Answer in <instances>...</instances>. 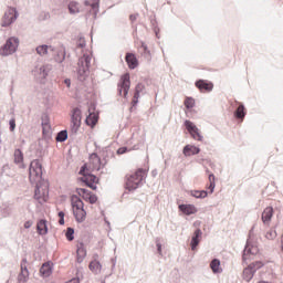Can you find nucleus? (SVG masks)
Wrapping results in <instances>:
<instances>
[{
	"mask_svg": "<svg viewBox=\"0 0 283 283\" xmlns=\"http://www.w3.org/2000/svg\"><path fill=\"white\" fill-rule=\"evenodd\" d=\"M33 198L34 200H41V187L39 185L35 186Z\"/></svg>",
	"mask_w": 283,
	"mask_h": 283,
	"instance_id": "de8ad7c7",
	"label": "nucleus"
},
{
	"mask_svg": "<svg viewBox=\"0 0 283 283\" xmlns=\"http://www.w3.org/2000/svg\"><path fill=\"white\" fill-rule=\"evenodd\" d=\"M91 158H96V159H97V161H98V163H99V165H101V158L98 157V154L93 153V154L91 155Z\"/></svg>",
	"mask_w": 283,
	"mask_h": 283,
	"instance_id": "680f3d73",
	"label": "nucleus"
},
{
	"mask_svg": "<svg viewBox=\"0 0 283 283\" xmlns=\"http://www.w3.org/2000/svg\"><path fill=\"white\" fill-rule=\"evenodd\" d=\"M87 171H90V168H87V164H84L81 166L78 175L82 176V178H87V174H90Z\"/></svg>",
	"mask_w": 283,
	"mask_h": 283,
	"instance_id": "79ce46f5",
	"label": "nucleus"
},
{
	"mask_svg": "<svg viewBox=\"0 0 283 283\" xmlns=\"http://www.w3.org/2000/svg\"><path fill=\"white\" fill-rule=\"evenodd\" d=\"M249 265L252 266V271H255V273H258V271H260V269L264 266V263L262 261H255L250 263Z\"/></svg>",
	"mask_w": 283,
	"mask_h": 283,
	"instance_id": "a19ab883",
	"label": "nucleus"
},
{
	"mask_svg": "<svg viewBox=\"0 0 283 283\" xmlns=\"http://www.w3.org/2000/svg\"><path fill=\"white\" fill-rule=\"evenodd\" d=\"M70 14H78L81 9L78 8V2L71 1L67 6Z\"/></svg>",
	"mask_w": 283,
	"mask_h": 283,
	"instance_id": "c756f323",
	"label": "nucleus"
},
{
	"mask_svg": "<svg viewBox=\"0 0 283 283\" xmlns=\"http://www.w3.org/2000/svg\"><path fill=\"white\" fill-rule=\"evenodd\" d=\"M90 7L92 8L94 17L96 18L98 15V12H99L101 0H95L93 3H91Z\"/></svg>",
	"mask_w": 283,
	"mask_h": 283,
	"instance_id": "4c0bfd02",
	"label": "nucleus"
},
{
	"mask_svg": "<svg viewBox=\"0 0 283 283\" xmlns=\"http://www.w3.org/2000/svg\"><path fill=\"white\" fill-rule=\"evenodd\" d=\"M32 175H35V178H43V165L39 159H34L30 163V166H29L30 180H32Z\"/></svg>",
	"mask_w": 283,
	"mask_h": 283,
	"instance_id": "1a4fd4ad",
	"label": "nucleus"
},
{
	"mask_svg": "<svg viewBox=\"0 0 283 283\" xmlns=\"http://www.w3.org/2000/svg\"><path fill=\"white\" fill-rule=\"evenodd\" d=\"M57 216H59V218H65V212H64V211H60V212L57 213Z\"/></svg>",
	"mask_w": 283,
	"mask_h": 283,
	"instance_id": "774afa93",
	"label": "nucleus"
},
{
	"mask_svg": "<svg viewBox=\"0 0 283 283\" xmlns=\"http://www.w3.org/2000/svg\"><path fill=\"white\" fill-rule=\"evenodd\" d=\"M87 180L88 182H94L95 185H98V182H101V179H98V177L92 172L87 174Z\"/></svg>",
	"mask_w": 283,
	"mask_h": 283,
	"instance_id": "a18cd8bd",
	"label": "nucleus"
},
{
	"mask_svg": "<svg viewBox=\"0 0 283 283\" xmlns=\"http://www.w3.org/2000/svg\"><path fill=\"white\" fill-rule=\"evenodd\" d=\"M143 56L147 59L148 61L151 59V51H149V48L145 44V42L140 41V48Z\"/></svg>",
	"mask_w": 283,
	"mask_h": 283,
	"instance_id": "c85d7f7f",
	"label": "nucleus"
},
{
	"mask_svg": "<svg viewBox=\"0 0 283 283\" xmlns=\"http://www.w3.org/2000/svg\"><path fill=\"white\" fill-rule=\"evenodd\" d=\"M258 253H260L258 245H253L248 239L242 254L243 264H247V255H258Z\"/></svg>",
	"mask_w": 283,
	"mask_h": 283,
	"instance_id": "9d476101",
	"label": "nucleus"
},
{
	"mask_svg": "<svg viewBox=\"0 0 283 283\" xmlns=\"http://www.w3.org/2000/svg\"><path fill=\"white\" fill-rule=\"evenodd\" d=\"M87 202H90V205H96V202H98V197L94 195V192H92V195L87 199Z\"/></svg>",
	"mask_w": 283,
	"mask_h": 283,
	"instance_id": "3c124183",
	"label": "nucleus"
},
{
	"mask_svg": "<svg viewBox=\"0 0 283 283\" xmlns=\"http://www.w3.org/2000/svg\"><path fill=\"white\" fill-rule=\"evenodd\" d=\"M178 209L184 216H193L198 211V208L192 203H180Z\"/></svg>",
	"mask_w": 283,
	"mask_h": 283,
	"instance_id": "9b49d317",
	"label": "nucleus"
},
{
	"mask_svg": "<svg viewBox=\"0 0 283 283\" xmlns=\"http://www.w3.org/2000/svg\"><path fill=\"white\" fill-rule=\"evenodd\" d=\"M92 65V57L88 54H84L77 62V81L85 83L87 76H90V67Z\"/></svg>",
	"mask_w": 283,
	"mask_h": 283,
	"instance_id": "f03ea898",
	"label": "nucleus"
},
{
	"mask_svg": "<svg viewBox=\"0 0 283 283\" xmlns=\"http://www.w3.org/2000/svg\"><path fill=\"white\" fill-rule=\"evenodd\" d=\"M50 70H52V66L50 65H43L39 69V74L41 76V78H48L49 74H50Z\"/></svg>",
	"mask_w": 283,
	"mask_h": 283,
	"instance_id": "7c9ffc66",
	"label": "nucleus"
},
{
	"mask_svg": "<svg viewBox=\"0 0 283 283\" xmlns=\"http://www.w3.org/2000/svg\"><path fill=\"white\" fill-rule=\"evenodd\" d=\"M24 265H28V259L27 258L22 259L21 264H20V266H24Z\"/></svg>",
	"mask_w": 283,
	"mask_h": 283,
	"instance_id": "69168bd1",
	"label": "nucleus"
},
{
	"mask_svg": "<svg viewBox=\"0 0 283 283\" xmlns=\"http://www.w3.org/2000/svg\"><path fill=\"white\" fill-rule=\"evenodd\" d=\"M33 222L28 220L24 222V229H30L32 227Z\"/></svg>",
	"mask_w": 283,
	"mask_h": 283,
	"instance_id": "052dcab7",
	"label": "nucleus"
},
{
	"mask_svg": "<svg viewBox=\"0 0 283 283\" xmlns=\"http://www.w3.org/2000/svg\"><path fill=\"white\" fill-rule=\"evenodd\" d=\"M49 45L48 44H42V45H39L36 46V53L40 55V56H45V54H48V50H49Z\"/></svg>",
	"mask_w": 283,
	"mask_h": 283,
	"instance_id": "e433bc0d",
	"label": "nucleus"
},
{
	"mask_svg": "<svg viewBox=\"0 0 283 283\" xmlns=\"http://www.w3.org/2000/svg\"><path fill=\"white\" fill-rule=\"evenodd\" d=\"M201 240H202V230L200 228H197L190 241V247L192 251H196V249H198V244H200Z\"/></svg>",
	"mask_w": 283,
	"mask_h": 283,
	"instance_id": "ddd939ff",
	"label": "nucleus"
},
{
	"mask_svg": "<svg viewBox=\"0 0 283 283\" xmlns=\"http://www.w3.org/2000/svg\"><path fill=\"white\" fill-rule=\"evenodd\" d=\"M189 195L192 198H197L198 200H202V199L207 198V196H209V191H207V190H190Z\"/></svg>",
	"mask_w": 283,
	"mask_h": 283,
	"instance_id": "bb28decb",
	"label": "nucleus"
},
{
	"mask_svg": "<svg viewBox=\"0 0 283 283\" xmlns=\"http://www.w3.org/2000/svg\"><path fill=\"white\" fill-rule=\"evenodd\" d=\"M266 240H275L277 238V232L275 230H270L265 234Z\"/></svg>",
	"mask_w": 283,
	"mask_h": 283,
	"instance_id": "49530a36",
	"label": "nucleus"
},
{
	"mask_svg": "<svg viewBox=\"0 0 283 283\" xmlns=\"http://www.w3.org/2000/svg\"><path fill=\"white\" fill-rule=\"evenodd\" d=\"M145 179V169L138 168L133 175H129L125 182L126 191H136L140 185H143V180Z\"/></svg>",
	"mask_w": 283,
	"mask_h": 283,
	"instance_id": "f257e3e1",
	"label": "nucleus"
},
{
	"mask_svg": "<svg viewBox=\"0 0 283 283\" xmlns=\"http://www.w3.org/2000/svg\"><path fill=\"white\" fill-rule=\"evenodd\" d=\"M96 112V104L91 103V105L88 106V114H95Z\"/></svg>",
	"mask_w": 283,
	"mask_h": 283,
	"instance_id": "4d7b16f0",
	"label": "nucleus"
},
{
	"mask_svg": "<svg viewBox=\"0 0 283 283\" xmlns=\"http://www.w3.org/2000/svg\"><path fill=\"white\" fill-rule=\"evenodd\" d=\"M184 125L188 134H190L191 138H193V140H198L199 143H201L203 137L200 134V129L198 128V126H196V124L189 119H186L184 122Z\"/></svg>",
	"mask_w": 283,
	"mask_h": 283,
	"instance_id": "6e6552de",
	"label": "nucleus"
},
{
	"mask_svg": "<svg viewBox=\"0 0 283 283\" xmlns=\"http://www.w3.org/2000/svg\"><path fill=\"white\" fill-rule=\"evenodd\" d=\"M88 269L90 271H92V273L98 274L103 269V264H101V261L94 259L93 261L90 262Z\"/></svg>",
	"mask_w": 283,
	"mask_h": 283,
	"instance_id": "a878e982",
	"label": "nucleus"
},
{
	"mask_svg": "<svg viewBox=\"0 0 283 283\" xmlns=\"http://www.w3.org/2000/svg\"><path fill=\"white\" fill-rule=\"evenodd\" d=\"M17 50H19V38L11 36L6 41L3 46H1L0 54L1 56H10L14 54Z\"/></svg>",
	"mask_w": 283,
	"mask_h": 283,
	"instance_id": "20e7f679",
	"label": "nucleus"
},
{
	"mask_svg": "<svg viewBox=\"0 0 283 283\" xmlns=\"http://www.w3.org/2000/svg\"><path fill=\"white\" fill-rule=\"evenodd\" d=\"M67 283H81L80 279L73 277L72 280H70Z\"/></svg>",
	"mask_w": 283,
	"mask_h": 283,
	"instance_id": "0e129e2a",
	"label": "nucleus"
},
{
	"mask_svg": "<svg viewBox=\"0 0 283 283\" xmlns=\"http://www.w3.org/2000/svg\"><path fill=\"white\" fill-rule=\"evenodd\" d=\"M98 123V114L96 113H88V115L85 118V125L94 129L96 127V124Z\"/></svg>",
	"mask_w": 283,
	"mask_h": 283,
	"instance_id": "5701e85b",
	"label": "nucleus"
},
{
	"mask_svg": "<svg viewBox=\"0 0 283 283\" xmlns=\"http://www.w3.org/2000/svg\"><path fill=\"white\" fill-rule=\"evenodd\" d=\"M87 45V43L85 42V38L84 36H80L78 38V42H77V48H85Z\"/></svg>",
	"mask_w": 283,
	"mask_h": 283,
	"instance_id": "5fc2aeb1",
	"label": "nucleus"
},
{
	"mask_svg": "<svg viewBox=\"0 0 283 283\" xmlns=\"http://www.w3.org/2000/svg\"><path fill=\"white\" fill-rule=\"evenodd\" d=\"M9 129L10 132H14L17 129V119L14 117L9 120Z\"/></svg>",
	"mask_w": 283,
	"mask_h": 283,
	"instance_id": "8fccbe9b",
	"label": "nucleus"
},
{
	"mask_svg": "<svg viewBox=\"0 0 283 283\" xmlns=\"http://www.w3.org/2000/svg\"><path fill=\"white\" fill-rule=\"evenodd\" d=\"M36 231L39 235H48V220L40 219L36 223Z\"/></svg>",
	"mask_w": 283,
	"mask_h": 283,
	"instance_id": "4be33fe9",
	"label": "nucleus"
},
{
	"mask_svg": "<svg viewBox=\"0 0 283 283\" xmlns=\"http://www.w3.org/2000/svg\"><path fill=\"white\" fill-rule=\"evenodd\" d=\"M143 90H145V84L138 83L135 87V94H138V96H140V92H143Z\"/></svg>",
	"mask_w": 283,
	"mask_h": 283,
	"instance_id": "864d4df0",
	"label": "nucleus"
},
{
	"mask_svg": "<svg viewBox=\"0 0 283 283\" xmlns=\"http://www.w3.org/2000/svg\"><path fill=\"white\" fill-rule=\"evenodd\" d=\"M21 266V275L23 277H28L30 275V271L28 270V265H20Z\"/></svg>",
	"mask_w": 283,
	"mask_h": 283,
	"instance_id": "603ef678",
	"label": "nucleus"
},
{
	"mask_svg": "<svg viewBox=\"0 0 283 283\" xmlns=\"http://www.w3.org/2000/svg\"><path fill=\"white\" fill-rule=\"evenodd\" d=\"M59 224H60L61 227H63V224H65V218H60Z\"/></svg>",
	"mask_w": 283,
	"mask_h": 283,
	"instance_id": "338daca9",
	"label": "nucleus"
},
{
	"mask_svg": "<svg viewBox=\"0 0 283 283\" xmlns=\"http://www.w3.org/2000/svg\"><path fill=\"white\" fill-rule=\"evenodd\" d=\"M54 269V263L52 261H46L40 268V275L42 277H50Z\"/></svg>",
	"mask_w": 283,
	"mask_h": 283,
	"instance_id": "f8f14e48",
	"label": "nucleus"
},
{
	"mask_svg": "<svg viewBox=\"0 0 283 283\" xmlns=\"http://www.w3.org/2000/svg\"><path fill=\"white\" fill-rule=\"evenodd\" d=\"M125 61L129 70H136L138 67V57H136V54L127 52Z\"/></svg>",
	"mask_w": 283,
	"mask_h": 283,
	"instance_id": "6ab92c4d",
	"label": "nucleus"
},
{
	"mask_svg": "<svg viewBox=\"0 0 283 283\" xmlns=\"http://www.w3.org/2000/svg\"><path fill=\"white\" fill-rule=\"evenodd\" d=\"M209 181H210V185L208 187V191H210V193H213V191H216V175L210 174Z\"/></svg>",
	"mask_w": 283,
	"mask_h": 283,
	"instance_id": "c9c22d12",
	"label": "nucleus"
},
{
	"mask_svg": "<svg viewBox=\"0 0 283 283\" xmlns=\"http://www.w3.org/2000/svg\"><path fill=\"white\" fill-rule=\"evenodd\" d=\"M139 14L135 13V14H130L129 15V20L132 21V23H134V21H136L138 19Z\"/></svg>",
	"mask_w": 283,
	"mask_h": 283,
	"instance_id": "bf43d9fd",
	"label": "nucleus"
},
{
	"mask_svg": "<svg viewBox=\"0 0 283 283\" xmlns=\"http://www.w3.org/2000/svg\"><path fill=\"white\" fill-rule=\"evenodd\" d=\"M78 180H81V182H84V185L88 187V189H92L93 191H96V189H98L96 184L91 182L90 179H87V177H80Z\"/></svg>",
	"mask_w": 283,
	"mask_h": 283,
	"instance_id": "2f4dec72",
	"label": "nucleus"
},
{
	"mask_svg": "<svg viewBox=\"0 0 283 283\" xmlns=\"http://www.w3.org/2000/svg\"><path fill=\"white\" fill-rule=\"evenodd\" d=\"M150 24H151V28L156 34V38L157 39H160V36L158 35L159 32H160V29L158 28V21L154 18V19H150Z\"/></svg>",
	"mask_w": 283,
	"mask_h": 283,
	"instance_id": "58836bf2",
	"label": "nucleus"
},
{
	"mask_svg": "<svg viewBox=\"0 0 283 283\" xmlns=\"http://www.w3.org/2000/svg\"><path fill=\"white\" fill-rule=\"evenodd\" d=\"M196 87L200 92H212L213 91V84L207 80H197L195 83Z\"/></svg>",
	"mask_w": 283,
	"mask_h": 283,
	"instance_id": "4468645a",
	"label": "nucleus"
},
{
	"mask_svg": "<svg viewBox=\"0 0 283 283\" xmlns=\"http://www.w3.org/2000/svg\"><path fill=\"white\" fill-rule=\"evenodd\" d=\"M85 258H87V249H85V243L80 242L77 244V249H76L77 263L81 264L83 262V260H85Z\"/></svg>",
	"mask_w": 283,
	"mask_h": 283,
	"instance_id": "f3484780",
	"label": "nucleus"
},
{
	"mask_svg": "<svg viewBox=\"0 0 283 283\" xmlns=\"http://www.w3.org/2000/svg\"><path fill=\"white\" fill-rule=\"evenodd\" d=\"M273 213H275V211L273 210V207H266L263 210L261 214V220L263 224H270L271 220H273Z\"/></svg>",
	"mask_w": 283,
	"mask_h": 283,
	"instance_id": "a211bd4d",
	"label": "nucleus"
},
{
	"mask_svg": "<svg viewBox=\"0 0 283 283\" xmlns=\"http://www.w3.org/2000/svg\"><path fill=\"white\" fill-rule=\"evenodd\" d=\"M73 216L80 224L85 222V218H87V211H85V208H80L76 210H73Z\"/></svg>",
	"mask_w": 283,
	"mask_h": 283,
	"instance_id": "aec40b11",
	"label": "nucleus"
},
{
	"mask_svg": "<svg viewBox=\"0 0 283 283\" xmlns=\"http://www.w3.org/2000/svg\"><path fill=\"white\" fill-rule=\"evenodd\" d=\"M76 193L80 196V198H83L85 202H87L88 197L93 193L91 190H87V188H76Z\"/></svg>",
	"mask_w": 283,
	"mask_h": 283,
	"instance_id": "cd10ccee",
	"label": "nucleus"
},
{
	"mask_svg": "<svg viewBox=\"0 0 283 283\" xmlns=\"http://www.w3.org/2000/svg\"><path fill=\"white\" fill-rule=\"evenodd\" d=\"M210 269L212 273H214V275H217L218 273H222L220 259H212V261L210 262Z\"/></svg>",
	"mask_w": 283,
	"mask_h": 283,
	"instance_id": "393cba45",
	"label": "nucleus"
},
{
	"mask_svg": "<svg viewBox=\"0 0 283 283\" xmlns=\"http://www.w3.org/2000/svg\"><path fill=\"white\" fill-rule=\"evenodd\" d=\"M65 238L69 242H73L74 240V228L69 227L65 232Z\"/></svg>",
	"mask_w": 283,
	"mask_h": 283,
	"instance_id": "ea45409f",
	"label": "nucleus"
},
{
	"mask_svg": "<svg viewBox=\"0 0 283 283\" xmlns=\"http://www.w3.org/2000/svg\"><path fill=\"white\" fill-rule=\"evenodd\" d=\"M82 119H83V113L81 112V108L75 107L71 115L70 138H76V135L78 134V129H81Z\"/></svg>",
	"mask_w": 283,
	"mask_h": 283,
	"instance_id": "7ed1b4c3",
	"label": "nucleus"
},
{
	"mask_svg": "<svg viewBox=\"0 0 283 283\" xmlns=\"http://www.w3.org/2000/svg\"><path fill=\"white\" fill-rule=\"evenodd\" d=\"M184 105L186 109H193L196 107V99L193 97H186Z\"/></svg>",
	"mask_w": 283,
	"mask_h": 283,
	"instance_id": "f704fd0d",
	"label": "nucleus"
},
{
	"mask_svg": "<svg viewBox=\"0 0 283 283\" xmlns=\"http://www.w3.org/2000/svg\"><path fill=\"white\" fill-rule=\"evenodd\" d=\"M64 84L66 85V87H70L72 85V80L65 78Z\"/></svg>",
	"mask_w": 283,
	"mask_h": 283,
	"instance_id": "e2e57ef3",
	"label": "nucleus"
},
{
	"mask_svg": "<svg viewBox=\"0 0 283 283\" xmlns=\"http://www.w3.org/2000/svg\"><path fill=\"white\" fill-rule=\"evenodd\" d=\"M39 19L41 21H48V19H50V12H42V13H40Z\"/></svg>",
	"mask_w": 283,
	"mask_h": 283,
	"instance_id": "6e6d98bb",
	"label": "nucleus"
},
{
	"mask_svg": "<svg viewBox=\"0 0 283 283\" xmlns=\"http://www.w3.org/2000/svg\"><path fill=\"white\" fill-rule=\"evenodd\" d=\"M237 109L233 113L234 118H237L238 120H244V118L247 117V107H244V103L242 102H237Z\"/></svg>",
	"mask_w": 283,
	"mask_h": 283,
	"instance_id": "2eb2a0df",
	"label": "nucleus"
},
{
	"mask_svg": "<svg viewBox=\"0 0 283 283\" xmlns=\"http://www.w3.org/2000/svg\"><path fill=\"white\" fill-rule=\"evenodd\" d=\"M17 19H19V11H17V8L8 7L1 20V27L10 28V25H12Z\"/></svg>",
	"mask_w": 283,
	"mask_h": 283,
	"instance_id": "39448f33",
	"label": "nucleus"
},
{
	"mask_svg": "<svg viewBox=\"0 0 283 283\" xmlns=\"http://www.w3.org/2000/svg\"><path fill=\"white\" fill-rule=\"evenodd\" d=\"M132 87V80L129 77V73H125L120 76V80L117 84V92L119 96L127 98V94H129V88Z\"/></svg>",
	"mask_w": 283,
	"mask_h": 283,
	"instance_id": "423d86ee",
	"label": "nucleus"
},
{
	"mask_svg": "<svg viewBox=\"0 0 283 283\" xmlns=\"http://www.w3.org/2000/svg\"><path fill=\"white\" fill-rule=\"evenodd\" d=\"M71 207L73 210L83 209V208H85V203L83 202V199H81V197H78V195H72L71 196Z\"/></svg>",
	"mask_w": 283,
	"mask_h": 283,
	"instance_id": "412c9836",
	"label": "nucleus"
},
{
	"mask_svg": "<svg viewBox=\"0 0 283 283\" xmlns=\"http://www.w3.org/2000/svg\"><path fill=\"white\" fill-rule=\"evenodd\" d=\"M41 120L42 138L49 143V140H52V126L50 125V115L44 113L41 117Z\"/></svg>",
	"mask_w": 283,
	"mask_h": 283,
	"instance_id": "0eeeda50",
	"label": "nucleus"
},
{
	"mask_svg": "<svg viewBox=\"0 0 283 283\" xmlns=\"http://www.w3.org/2000/svg\"><path fill=\"white\" fill-rule=\"evenodd\" d=\"M127 151H130L127 146H122L116 150L117 156H123V154H127Z\"/></svg>",
	"mask_w": 283,
	"mask_h": 283,
	"instance_id": "09e8293b",
	"label": "nucleus"
},
{
	"mask_svg": "<svg viewBox=\"0 0 283 283\" xmlns=\"http://www.w3.org/2000/svg\"><path fill=\"white\" fill-rule=\"evenodd\" d=\"M182 154L186 158H189V156H198V154H200V147L188 144L184 147Z\"/></svg>",
	"mask_w": 283,
	"mask_h": 283,
	"instance_id": "dca6fc26",
	"label": "nucleus"
},
{
	"mask_svg": "<svg viewBox=\"0 0 283 283\" xmlns=\"http://www.w3.org/2000/svg\"><path fill=\"white\" fill-rule=\"evenodd\" d=\"M56 143H65L67 140V129L60 130L55 137Z\"/></svg>",
	"mask_w": 283,
	"mask_h": 283,
	"instance_id": "473e14b6",
	"label": "nucleus"
},
{
	"mask_svg": "<svg viewBox=\"0 0 283 283\" xmlns=\"http://www.w3.org/2000/svg\"><path fill=\"white\" fill-rule=\"evenodd\" d=\"M65 61V51H59L55 56L56 63H63Z\"/></svg>",
	"mask_w": 283,
	"mask_h": 283,
	"instance_id": "c03bdc74",
	"label": "nucleus"
},
{
	"mask_svg": "<svg viewBox=\"0 0 283 283\" xmlns=\"http://www.w3.org/2000/svg\"><path fill=\"white\" fill-rule=\"evenodd\" d=\"M14 163L15 165H21V163H23V151L20 148L14 150Z\"/></svg>",
	"mask_w": 283,
	"mask_h": 283,
	"instance_id": "72a5a7b5",
	"label": "nucleus"
},
{
	"mask_svg": "<svg viewBox=\"0 0 283 283\" xmlns=\"http://www.w3.org/2000/svg\"><path fill=\"white\" fill-rule=\"evenodd\" d=\"M255 275V270H253V265H248L243 270V280L245 282H251L253 280V276Z\"/></svg>",
	"mask_w": 283,
	"mask_h": 283,
	"instance_id": "b1692460",
	"label": "nucleus"
},
{
	"mask_svg": "<svg viewBox=\"0 0 283 283\" xmlns=\"http://www.w3.org/2000/svg\"><path fill=\"white\" fill-rule=\"evenodd\" d=\"M156 247H157V253L159 255H163V244L160 242H157L156 243Z\"/></svg>",
	"mask_w": 283,
	"mask_h": 283,
	"instance_id": "13d9d810",
	"label": "nucleus"
},
{
	"mask_svg": "<svg viewBox=\"0 0 283 283\" xmlns=\"http://www.w3.org/2000/svg\"><path fill=\"white\" fill-rule=\"evenodd\" d=\"M138 98H140V95H138V93H134L129 112H134V108L138 105Z\"/></svg>",
	"mask_w": 283,
	"mask_h": 283,
	"instance_id": "37998d69",
	"label": "nucleus"
}]
</instances>
